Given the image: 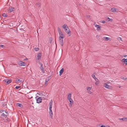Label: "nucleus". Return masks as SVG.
I'll return each mask as SVG.
<instances>
[{"label": "nucleus", "instance_id": "7", "mask_svg": "<svg viewBox=\"0 0 127 127\" xmlns=\"http://www.w3.org/2000/svg\"><path fill=\"white\" fill-rule=\"evenodd\" d=\"M64 31L66 33L69 34L70 36L71 34L70 33L71 32L69 28L66 29L64 30Z\"/></svg>", "mask_w": 127, "mask_h": 127}, {"label": "nucleus", "instance_id": "38", "mask_svg": "<svg viewBox=\"0 0 127 127\" xmlns=\"http://www.w3.org/2000/svg\"><path fill=\"white\" fill-rule=\"evenodd\" d=\"M86 16L88 18L90 17V16L89 15H86Z\"/></svg>", "mask_w": 127, "mask_h": 127}, {"label": "nucleus", "instance_id": "48", "mask_svg": "<svg viewBox=\"0 0 127 127\" xmlns=\"http://www.w3.org/2000/svg\"><path fill=\"white\" fill-rule=\"evenodd\" d=\"M126 23L127 24V21Z\"/></svg>", "mask_w": 127, "mask_h": 127}, {"label": "nucleus", "instance_id": "1", "mask_svg": "<svg viewBox=\"0 0 127 127\" xmlns=\"http://www.w3.org/2000/svg\"><path fill=\"white\" fill-rule=\"evenodd\" d=\"M1 113V116L5 118L7 117V116L8 115V111L6 110H2L0 111Z\"/></svg>", "mask_w": 127, "mask_h": 127}, {"label": "nucleus", "instance_id": "24", "mask_svg": "<svg viewBox=\"0 0 127 127\" xmlns=\"http://www.w3.org/2000/svg\"><path fill=\"white\" fill-rule=\"evenodd\" d=\"M120 119L124 121H127V118H123Z\"/></svg>", "mask_w": 127, "mask_h": 127}, {"label": "nucleus", "instance_id": "18", "mask_svg": "<svg viewBox=\"0 0 127 127\" xmlns=\"http://www.w3.org/2000/svg\"><path fill=\"white\" fill-rule=\"evenodd\" d=\"M95 26L97 28V30H100V26L96 25Z\"/></svg>", "mask_w": 127, "mask_h": 127}, {"label": "nucleus", "instance_id": "11", "mask_svg": "<svg viewBox=\"0 0 127 127\" xmlns=\"http://www.w3.org/2000/svg\"><path fill=\"white\" fill-rule=\"evenodd\" d=\"M12 80H11L9 79H6L5 80V82H6L7 84H9L11 83L12 82Z\"/></svg>", "mask_w": 127, "mask_h": 127}, {"label": "nucleus", "instance_id": "4", "mask_svg": "<svg viewBox=\"0 0 127 127\" xmlns=\"http://www.w3.org/2000/svg\"><path fill=\"white\" fill-rule=\"evenodd\" d=\"M64 38H60V37H59L60 44L62 46H63V39Z\"/></svg>", "mask_w": 127, "mask_h": 127}, {"label": "nucleus", "instance_id": "22", "mask_svg": "<svg viewBox=\"0 0 127 127\" xmlns=\"http://www.w3.org/2000/svg\"><path fill=\"white\" fill-rule=\"evenodd\" d=\"M92 87H88L87 88V91H90L92 89Z\"/></svg>", "mask_w": 127, "mask_h": 127}, {"label": "nucleus", "instance_id": "25", "mask_svg": "<svg viewBox=\"0 0 127 127\" xmlns=\"http://www.w3.org/2000/svg\"><path fill=\"white\" fill-rule=\"evenodd\" d=\"M67 26L66 24H64L62 26V27L63 28V29H64L66 28V27H67Z\"/></svg>", "mask_w": 127, "mask_h": 127}, {"label": "nucleus", "instance_id": "21", "mask_svg": "<svg viewBox=\"0 0 127 127\" xmlns=\"http://www.w3.org/2000/svg\"><path fill=\"white\" fill-rule=\"evenodd\" d=\"M57 29H58V32L59 34L60 33H61L62 32H63L61 31V29L59 27H58L57 28Z\"/></svg>", "mask_w": 127, "mask_h": 127}, {"label": "nucleus", "instance_id": "14", "mask_svg": "<svg viewBox=\"0 0 127 127\" xmlns=\"http://www.w3.org/2000/svg\"><path fill=\"white\" fill-rule=\"evenodd\" d=\"M39 64L40 66V69L42 71L44 70V68L43 67V64L40 62H39Z\"/></svg>", "mask_w": 127, "mask_h": 127}, {"label": "nucleus", "instance_id": "12", "mask_svg": "<svg viewBox=\"0 0 127 127\" xmlns=\"http://www.w3.org/2000/svg\"><path fill=\"white\" fill-rule=\"evenodd\" d=\"M71 93H70L68 94V95L67 98L68 100H71Z\"/></svg>", "mask_w": 127, "mask_h": 127}, {"label": "nucleus", "instance_id": "28", "mask_svg": "<svg viewBox=\"0 0 127 127\" xmlns=\"http://www.w3.org/2000/svg\"><path fill=\"white\" fill-rule=\"evenodd\" d=\"M117 39L119 41H123L121 38L120 37H118L117 38Z\"/></svg>", "mask_w": 127, "mask_h": 127}, {"label": "nucleus", "instance_id": "36", "mask_svg": "<svg viewBox=\"0 0 127 127\" xmlns=\"http://www.w3.org/2000/svg\"><path fill=\"white\" fill-rule=\"evenodd\" d=\"M92 77L93 78H94V79H95V75H94V74H93L92 75Z\"/></svg>", "mask_w": 127, "mask_h": 127}, {"label": "nucleus", "instance_id": "13", "mask_svg": "<svg viewBox=\"0 0 127 127\" xmlns=\"http://www.w3.org/2000/svg\"><path fill=\"white\" fill-rule=\"evenodd\" d=\"M59 37H60V38H64V35L63 33V32H62L61 33H60L59 34Z\"/></svg>", "mask_w": 127, "mask_h": 127}, {"label": "nucleus", "instance_id": "46", "mask_svg": "<svg viewBox=\"0 0 127 127\" xmlns=\"http://www.w3.org/2000/svg\"><path fill=\"white\" fill-rule=\"evenodd\" d=\"M100 127H105V126L104 125H102Z\"/></svg>", "mask_w": 127, "mask_h": 127}, {"label": "nucleus", "instance_id": "16", "mask_svg": "<svg viewBox=\"0 0 127 127\" xmlns=\"http://www.w3.org/2000/svg\"><path fill=\"white\" fill-rule=\"evenodd\" d=\"M14 10V8L13 7H11L9 8L8 11L10 12H12Z\"/></svg>", "mask_w": 127, "mask_h": 127}, {"label": "nucleus", "instance_id": "10", "mask_svg": "<svg viewBox=\"0 0 127 127\" xmlns=\"http://www.w3.org/2000/svg\"><path fill=\"white\" fill-rule=\"evenodd\" d=\"M68 100L69 101L70 103L69 106L70 107H71L72 106V104L73 103L74 101L72 99H71V100Z\"/></svg>", "mask_w": 127, "mask_h": 127}, {"label": "nucleus", "instance_id": "17", "mask_svg": "<svg viewBox=\"0 0 127 127\" xmlns=\"http://www.w3.org/2000/svg\"><path fill=\"white\" fill-rule=\"evenodd\" d=\"M103 40H104L106 41H107L108 40H110L111 38H110L106 37H104L103 38Z\"/></svg>", "mask_w": 127, "mask_h": 127}, {"label": "nucleus", "instance_id": "5", "mask_svg": "<svg viewBox=\"0 0 127 127\" xmlns=\"http://www.w3.org/2000/svg\"><path fill=\"white\" fill-rule=\"evenodd\" d=\"M112 12H114L117 13L119 12V11L118 9L113 7L112 8Z\"/></svg>", "mask_w": 127, "mask_h": 127}, {"label": "nucleus", "instance_id": "32", "mask_svg": "<svg viewBox=\"0 0 127 127\" xmlns=\"http://www.w3.org/2000/svg\"><path fill=\"white\" fill-rule=\"evenodd\" d=\"M111 19H110L109 18H108L106 19V21L107 22H109L110 21Z\"/></svg>", "mask_w": 127, "mask_h": 127}, {"label": "nucleus", "instance_id": "30", "mask_svg": "<svg viewBox=\"0 0 127 127\" xmlns=\"http://www.w3.org/2000/svg\"><path fill=\"white\" fill-rule=\"evenodd\" d=\"M99 82L98 81H96V82L95 83V84L96 85H98L99 84Z\"/></svg>", "mask_w": 127, "mask_h": 127}, {"label": "nucleus", "instance_id": "8", "mask_svg": "<svg viewBox=\"0 0 127 127\" xmlns=\"http://www.w3.org/2000/svg\"><path fill=\"white\" fill-rule=\"evenodd\" d=\"M51 79V77L50 76L46 78V79L45 80V84H47V83L49 81V80L50 79Z\"/></svg>", "mask_w": 127, "mask_h": 127}, {"label": "nucleus", "instance_id": "47", "mask_svg": "<svg viewBox=\"0 0 127 127\" xmlns=\"http://www.w3.org/2000/svg\"><path fill=\"white\" fill-rule=\"evenodd\" d=\"M127 56V55H125V56H124V57H126V56Z\"/></svg>", "mask_w": 127, "mask_h": 127}, {"label": "nucleus", "instance_id": "26", "mask_svg": "<svg viewBox=\"0 0 127 127\" xmlns=\"http://www.w3.org/2000/svg\"><path fill=\"white\" fill-rule=\"evenodd\" d=\"M127 61V59H125V58H124L122 60V62H124V63L126 62Z\"/></svg>", "mask_w": 127, "mask_h": 127}, {"label": "nucleus", "instance_id": "40", "mask_svg": "<svg viewBox=\"0 0 127 127\" xmlns=\"http://www.w3.org/2000/svg\"><path fill=\"white\" fill-rule=\"evenodd\" d=\"M19 88H20V86H16L15 87L16 89H18Z\"/></svg>", "mask_w": 127, "mask_h": 127}, {"label": "nucleus", "instance_id": "33", "mask_svg": "<svg viewBox=\"0 0 127 127\" xmlns=\"http://www.w3.org/2000/svg\"><path fill=\"white\" fill-rule=\"evenodd\" d=\"M87 92L89 94H92L93 93L91 91H87Z\"/></svg>", "mask_w": 127, "mask_h": 127}, {"label": "nucleus", "instance_id": "37", "mask_svg": "<svg viewBox=\"0 0 127 127\" xmlns=\"http://www.w3.org/2000/svg\"><path fill=\"white\" fill-rule=\"evenodd\" d=\"M52 106H49V110H52Z\"/></svg>", "mask_w": 127, "mask_h": 127}, {"label": "nucleus", "instance_id": "6", "mask_svg": "<svg viewBox=\"0 0 127 127\" xmlns=\"http://www.w3.org/2000/svg\"><path fill=\"white\" fill-rule=\"evenodd\" d=\"M104 86L105 88L108 89H110L111 88V86L108 85L106 83H104Z\"/></svg>", "mask_w": 127, "mask_h": 127}, {"label": "nucleus", "instance_id": "35", "mask_svg": "<svg viewBox=\"0 0 127 127\" xmlns=\"http://www.w3.org/2000/svg\"><path fill=\"white\" fill-rule=\"evenodd\" d=\"M121 78L122 79H123V80H125L127 79V78H125V77H122Z\"/></svg>", "mask_w": 127, "mask_h": 127}, {"label": "nucleus", "instance_id": "23", "mask_svg": "<svg viewBox=\"0 0 127 127\" xmlns=\"http://www.w3.org/2000/svg\"><path fill=\"white\" fill-rule=\"evenodd\" d=\"M16 81L18 83L21 82H22V80L20 79H17Z\"/></svg>", "mask_w": 127, "mask_h": 127}, {"label": "nucleus", "instance_id": "49", "mask_svg": "<svg viewBox=\"0 0 127 127\" xmlns=\"http://www.w3.org/2000/svg\"><path fill=\"white\" fill-rule=\"evenodd\" d=\"M119 87V88H120L121 87H120H120Z\"/></svg>", "mask_w": 127, "mask_h": 127}, {"label": "nucleus", "instance_id": "42", "mask_svg": "<svg viewBox=\"0 0 127 127\" xmlns=\"http://www.w3.org/2000/svg\"><path fill=\"white\" fill-rule=\"evenodd\" d=\"M96 81H98V80L97 79L96 77L94 79Z\"/></svg>", "mask_w": 127, "mask_h": 127}, {"label": "nucleus", "instance_id": "31", "mask_svg": "<svg viewBox=\"0 0 127 127\" xmlns=\"http://www.w3.org/2000/svg\"><path fill=\"white\" fill-rule=\"evenodd\" d=\"M3 16L4 17H6L7 16V15L5 13H3L2 14Z\"/></svg>", "mask_w": 127, "mask_h": 127}, {"label": "nucleus", "instance_id": "50", "mask_svg": "<svg viewBox=\"0 0 127 127\" xmlns=\"http://www.w3.org/2000/svg\"><path fill=\"white\" fill-rule=\"evenodd\" d=\"M44 72H42V73H44Z\"/></svg>", "mask_w": 127, "mask_h": 127}, {"label": "nucleus", "instance_id": "27", "mask_svg": "<svg viewBox=\"0 0 127 127\" xmlns=\"http://www.w3.org/2000/svg\"><path fill=\"white\" fill-rule=\"evenodd\" d=\"M52 103H53V101L52 100H51L49 104V106H52Z\"/></svg>", "mask_w": 127, "mask_h": 127}, {"label": "nucleus", "instance_id": "45", "mask_svg": "<svg viewBox=\"0 0 127 127\" xmlns=\"http://www.w3.org/2000/svg\"><path fill=\"white\" fill-rule=\"evenodd\" d=\"M102 23L103 24H104L105 23V21H103Z\"/></svg>", "mask_w": 127, "mask_h": 127}, {"label": "nucleus", "instance_id": "9", "mask_svg": "<svg viewBox=\"0 0 127 127\" xmlns=\"http://www.w3.org/2000/svg\"><path fill=\"white\" fill-rule=\"evenodd\" d=\"M42 99L41 97H39L37 100V103H40L42 102Z\"/></svg>", "mask_w": 127, "mask_h": 127}, {"label": "nucleus", "instance_id": "34", "mask_svg": "<svg viewBox=\"0 0 127 127\" xmlns=\"http://www.w3.org/2000/svg\"><path fill=\"white\" fill-rule=\"evenodd\" d=\"M39 49L38 48V47L36 48V47L35 48V50L36 51H37L39 50Z\"/></svg>", "mask_w": 127, "mask_h": 127}, {"label": "nucleus", "instance_id": "29", "mask_svg": "<svg viewBox=\"0 0 127 127\" xmlns=\"http://www.w3.org/2000/svg\"><path fill=\"white\" fill-rule=\"evenodd\" d=\"M0 47L3 48H5V46L1 44H0Z\"/></svg>", "mask_w": 127, "mask_h": 127}, {"label": "nucleus", "instance_id": "41", "mask_svg": "<svg viewBox=\"0 0 127 127\" xmlns=\"http://www.w3.org/2000/svg\"><path fill=\"white\" fill-rule=\"evenodd\" d=\"M60 72V74H59V75H60V76H61L63 72Z\"/></svg>", "mask_w": 127, "mask_h": 127}, {"label": "nucleus", "instance_id": "20", "mask_svg": "<svg viewBox=\"0 0 127 127\" xmlns=\"http://www.w3.org/2000/svg\"><path fill=\"white\" fill-rule=\"evenodd\" d=\"M16 105L17 106L20 107L21 108L23 107L21 103H17Z\"/></svg>", "mask_w": 127, "mask_h": 127}, {"label": "nucleus", "instance_id": "2", "mask_svg": "<svg viewBox=\"0 0 127 127\" xmlns=\"http://www.w3.org/2000/svg\"><path fill=\"white\" fill-rule=\"evenodd\" d=\"M41 54L40 53H39L37 55V59L36 60V62L39 63V61L41 60Z\"/></svg>", "mask_w": 127, "mask_h": 127}, {"label": "nucleus", "instance_id": "43", "mask_svg": "<svg viewBox=\"0 0 127 127\" xmlns=\"http://www.w3.org/2000/svg\"><path fill=\"white\" fill-rule=\"evenodd\" d=\"M68 28H69L68 27V26H67V27H66V28H65L64 29V30H65L66 29H68Z\"/></svg>", "mask_w": 127, "mask_h": 127}, {"label": "nucleus", "instance_id": "19", "mask_svg": "<svg viewBox=\"0 0 127 127\" xmlns=\"http://www.w3.org/2000/svg\"><path fill=\"white\" fill-rule=\"evenodd\" d=\"M35 5L36 7H40L41 4L39 2H37L35 4Z\"/></svg>", "mask_w": 127, "mask_h": 127}, {"label": "nucleus", "instance_id": "39", "mask_svg": "<svg viewBox=\"0 0 127 127\" xmlns=\"http://www.w3.org/2000/svg\"><path fill=\"white\" fill-rule=\"evenodd\" d=\"M64 69L63 68H62L60 70V71H64Z\"/></svg>", "mask_w": 127, "mask_h": 127}, {"label": "nucleus", "instance_id": "15", "mask_svg": "<svg viewBox=\"0 0 127 127\" xmlns=\"http://www.w3.org/2000/svg\"><path fill=\"white\" fill-rule=\"evenodd\" d=\"M49 114L51 118H53V112L52 110H49Z\"/></svg>", "mask_w": 127, "mask_h": 127}, {"label": "nucleus", "instance_id": "3", "mask_svg": "<svg viewBox=\"0 0 127 127\" xmlns=\"http://www.w3.org/2000/svg\"><path fill=\"white\" fill-rule=\"evenodd\" d=\"M18 64L21 66H26V64L24 62L20 61H19L18 63Z\"/></svg>", "mask_w": 127, "mask_h": 127}, {"label": "nucleus", "instance_id": "44", "mask_svg": "<svg viewBox=\"0 0 127 127\" xmlns=\"http://www.w3.org/2000/svg\"><path fill=\"white\" fill-rule=\"evenodd\" d=\"M124 64H125V65H127V61L126 62H125V63H124Z\"/></svg>", "mask_w": 127, "mask_h": 127}]
</instances>
